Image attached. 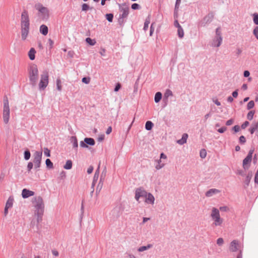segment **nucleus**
<instances>
[{
	"label": "nucleus",
	"mask_w": 258,
	"mask_h": 258,
	"mask_svg": "<svg viewBox=\"0 0 258 258\" xmlns=\"http://www.w3.org/2000/svg\"><path fill=\"white\" fill-rule=\"evenodd\" d=\"M30 29V20L27 11H24L21 16V35L23 41L26 40Z\"/></svg>",
	"instance_id": "nucleus-1"
},
{
	"label": "nucleus",
	"mask_w": 258,
	"mask_h": 258,
	"mask_svg": "<svg viewBox=\"0 0 258 258\" xmlns=\"http://www.w3.org/2000/svg\"><path fill=\"white\" fill-rule=\"evenodd\" d=\"M28 77L32 85H35L38 79V70L36 65L32 64L28 69Z\"/></svg>",
	"instance_id": "nucleus-2"
},
{
	"label": "nucleus",
	"mask_w": 258,
	"mask_h": 258,
	"mask_svg": "<svg viewBox=\"0 0 258 258\" xmlns=\"http://www.w3.org/2000/svg\"><path fill=\"white\" fill-rule=\"evenodd\" d=\"M211 217L213 221V224L215 226H221L222 224L223 220L221 218L220 212L218 209L215 207L212 209Z\"/></svg>",
	"instance_id": "nucleus-3"
},
{
	"label": "nucleus",
	"mask_w": 258,
	"mask_h": 258,
	"mask_svg": "<svg viewBox=\"0 0 258 258\" xmlns=\"http://www.w3.org/2000/svg\"><path fill=\"white\" fill-rule=\"evenodd\" d=\"M35 9L39 12V16L43 20H46L49 17V11L47 8L43 6L41 4H37L35 6Z\"/></svg>",
	"instance_id": "nucleus-4"
},
{
	"label": "nucleus",
	"mask_w": 258,
	"mask_h": 258,
	"mask_svg": "<svg viewBox=\"0 0 258 258\" xmlns=\"http://www.w3.org/2000/svg\"><path fill=\"white\" fill-rule=\"evenodd\" d=\"M3 116L4 122L6 124L8 123L10 118V108L9 101L7 98L4 101Z\"/></svg>",
	"instance_id": "nucleus-5"
},
{
	"label": "nucleus",
	"mask_w": 258,
	"mask_h": 258,
	"mask_svg": "<svg viewBox=\"0 0 258 258\" xmlns=\"http://www.w3.org/2000/svg\"><path fill=\"white\" fill-rule=\"evenodd\" d=\"M48 73L44 72L41 75L40 82L39 83V87L40 89H44L48 84Z\"/></svg>",
	"instance_id": "nucleus-6"
},
{
	"label": "nucleus",
	"mask_w": 258,
	"mask_h": 258,
	"mask_svg": "<svg viewBox=\"0 0 258 258\" xmlns=\"http://www.w3.org/2000/svg\"><path fill=\"white\" fill-rule=\"evenodd\" d=\"M42 152L36 151L34 154L33 162L35 167L37 168L40 166L41 160L42 158Z\"/></svg>",
	"instance_id": "nucleus-7"
},
{
	"label": "nucleus",
	"mask_w": 258,
	"mask_h": 258,
	"mask_svg": "<svg viewBox=\"0 0 258 258\" xmlns=\"http://www.w3.org/2000/svg\"><path fill=\"white\" fill-rule=\"evenodd\" d=\"M148 192L142 187L136 189L135 192V199L140 202L139 199L140 198H145Z\"/></svg>",
	"instance_id": "nucleus-8"
},
{
	"label": "nucleus",
	"mask_w": 258,
	"mask_h": 258,
	"mask_svg": "<svg viewBox=\"0 0 258 258\" xmlns=\"http://www.w3.org/2000/svg\"><path fill=\"white\" fill-rule=\"evenodd\" d=\"M32 203L37 209H40L43 206V200L40 197H35L32 200Z\"/></svg>",
	"instance_id": "nucleus-9"
},
{
	"label": "nucleus",
	"mask_w": 258,
	"mask_h": 258,
	"mask_svg": "<svg viewBox=\"0 0 258 258\" xmlns=\"http://www.w3.org/2000/svg\"><path fill=\"white\" fill-rule=\"evenodd\" d=\"M253 151H250L246 158L243 161V167L244 169H247L251 161Z\"/></svg>",
	"instance_id": "nucleus-10"
},
{
	"label": "nucleus",
	"mask_w": 258,
	"mask_h": 258,
	"mask_svg": "<svg viewBox=\"0 0 258 258\" xmlns=\"http://www.w3.org/2000/svg\"><path fill=\"white\" fill-rule=\"evenodd\" d=\"M119 10L122 13L121 17L122 18H126L129 12V8L126 5H122V6H120Z\"/></svg>",
	"instance_id": "nucleus-11"
},
{
	"label": "nucleus",
	"mask_w": 258,
	"mask_h": 258,
	"mask_svg": "<svg viewBox=\"0 0 258 258\" xmlns=\"http://www.w3.org/2000/svg\"><path fill=\"white\" fill-rule=\"evenodd\" d=\"M145 198V203L147 204H151L153 205L155 202V198L153 195L149 192H148Z\"/></svg>",
	"instance_id": "nucleus-12"
},
{
	"label": "nucleus",
	"mask_w": 258,
	"mask_h": 258,
	"mask_svg": "<svg viewBox=\"0 0 258 258\" xmlns=\"http://www.w3.org/2000/svg\"><path fill=\"white\" fill-rule=\"evenodd\" d=\"M216 37H217L218 43L217 44H214V46L219 47L222 42V37L221 36V32L220 28H217L216 31Z\"/></svg>",
	"instance_id": "nucleus-13"
},
{
	"label": "nucleus",
	"mask_w": 258,
	"mask_h": 258,
	"mask_svg": "<svg viewBox=\"0 0 258 258\" xmlns=\"http://www.w3.org/2000/svg\"><path fill=\"white\" fill-rule=\"evenodd\" d=\"M239 247V245L238 241L234 240L231 242L229 249L231 251H236L238 250Z\"/></svg>",
	"instance_id": "nucleus-14"
},
{
	"label": "nucleus",
	"mask_w": 258,
	"mask_h": 258,
	"mask_svg": "<svg viewBox=\"0 0 258 258\" xmlns=\"http://www.w3.org/2000/svg\"><path fill=\"white\" fill-rule=\"evenodd\" d=\"M34 195V192L31 190H29L26 188L23 189L22 192V196L23 198H27L29 197L33 196Z\"/></svg>",
	"instance_id": "nucleus-15"
},
{
	"label": "nucleus",
	"mask_w": 258,
	"mask_h": 258,
	"mask_svg": "<svg viewBox=\"0 0 258 258\" xmlns=\"http://www.w3.org/2000/svg\"><path fill=\"white\" fill-rule=\"evenodd\" d=\"M13 203V199L11 198H9L6 203L5 213L6 214L8 213V209L12 207Z\"/></svg>",
	"instance_id": "nucleus-16"
},
{
	"label": "nucleus",
	"mask_w": 258,
	"mask_h": 258,
	"mask_svg": "<svg viewBox=\"0 0 258 258\" xmlns=\"http://www.w3.org/2000/svg\"><path fill=\"white\" fill-rule=\"evenodd\" d=\"M36 50L34 48H31L28 52V56L30 60H33L35 58Z\"/></svg>",
	"instance_id": "nucleus-17"
},
{
	"label": "nucleus",
	"mask_w": 258,
	"mask_h": 258,
	"mask_svg": "<svg viewBox=\"0 0 258 258\" xmlns=\"http://www.w3.org/2000/svg\"><path fill=\"white\" fill-rule=\"evenodd\" d=\"M40 32L43 35H46L48 32V27L45 25H42L40 27Z\"/></svg>",
	"instance_id": "nucleus-18"
},
{
	"label": "nucleus",
	"mask_w": 258,
	"mask_h": 258,
	"mask_svg": "<svg viewBox=\"0 0 258 258\" xmlns=\"http://www.w3.org/2000/svg\"><path fill=\"white\" fill-rule=\"evenodd\" d=\"M219 192V190L217 189H211L206 193L207 197H210L212 196L214 194H216Z\"/></svg>",
	"instance_id": "nucleus-19"
},
{
	"label": "nucleus",
	"mask_w": 258,
	"mask_h": 258,
	"mask_svg": "<svg viewBox=\"0 0 258 258\" xmlns=\"http://www.w3.org/2000/svg\"><path fill=\"white\" fill-rule=\"evenodd\" d=\"M84 142L86 143V145L88 144L91 146H93L95 145V141L92 138H86L84 139Z\"/></svg>",
	"instance_id": "nucleus-20"
},
{
	"label": "nucleus",
	"mask_w": 258,
	"mask_h": 258,
	"mask_svg": "<svg viewBox=\"0 0 258 258\" xmlns=\"http://www.w3.org/2000/svg\"><path fill=\"white\" fill-rule=\"evenodd\" d=\"M71 142L73 144V146L75 148H77L78 145V140L76 137L73 136L71 138Z\"/></svg>",
	"instance_id": "nucleus-21"
},
{
	"label": "nucleus",
	"mask_w": 258,
	"mask_h": 258,
	"mask_svg": "<svg viewBox=\"0 0 258 258\" xmlns=\"http://www.w3.org/2000/svg\"><path fill=\"white\" fill-rule=\"evenodd\" d=\"M57 89L59 91H61L62 90L61 81L60 78H57L56 80Z\"/></svg>",
	"instance_id": "nucleus-22"
},
{
	"label": "nucleus",
	"mask_w": 258,
	"mask_h": 258,
	"mask_svg": "<svg viewBox=\"0 0 258 258\" xmlns=\"http://www.w3.org/2000/svg\"><path fill=\"white\" fill-rule=\"evenodd\" d=\"M162 98V94L161 93L158 92H157L155 95V101L156 103L159 102Z\"/></svg>",
	"instance_id": "nucleus-23"
},
{
	"label": "nucleus",
	"mask_w": 258,
	"mask_h": 258,
	"mask_svg": "<svg viewBox=\"0 0 258 258\" xmlns=\"http://www.w3.org/2000/svg\"><path fill=\"white\" fill-rule=\"evenodd\" d=\"M72 167V162L71 160L67 161L66 164L64 165L63 168L65 169H70Z\"/></svg>",
	"instance_id": "nucleus-24"
},
{
	"label": "nucleus",
	"mask_w": 258,
	"mask_h": 258,
	"mask_svg": "<svg viewBox=\"0 0 258 258\" xmlns=\"http://www.w3.org/2000/svg\"><path fill=\"white\" fill-rule=\"evenodd\" d=\"M152 246V245L151 244H148L147 246H143L138 248V251L142 252L150 248Z\"/></svg>",
	"instance_id": "nucleus-25"
},
{
	"label": "nucleus",
	"mask_w": 258,
	"mask_h": 258,
	"mask_svg": "<svg viewBox=\"0 0 258 258\" xmlns=\"http://www.w3.org/2000/svg\"><path fill=\"white\" fill-rule=\"evenodd\" d=\"M153 126V123L151 121H147L145 124V128L147 130H151Z\"/></svg>",
	"instance_id": "nucleus-26"
},
{
	"label": "nucleus",
	"mask_w": 258,
	"mask_h": 258,
	"mask_svg": "<svg viewBox=\"0 0 258 258\" xmlns=\"http://www.w3.org/2000/svg\"><path fill=\"white\" fill-rule=\"evenodd\" d=\"M150 23V20L149 17H148V18H147L146 19L145 22L144 23V30L145 31H146L148 29Z\"/></svg>",
	"instance_id": "nucleus-27"
},
{
	"label": "nucleus",
	"mask_w": 258,
	"mask_h": 258,
	"mask_svg": "<svg viewBox=\"0 0 258 258\" xmlns=\"http://www.w3.org/2000/svg\"><path fill=\"white\" fill-rule=\"evenodd\" d=\"M164 165L165 164L164 163H161V159H160L158 161V163L156 165L155 168L156 169L159 170L163 167L164 166Z\"/></svg>",
	"instance_id": "nucleus-28"
},
{
	"label": "nucleus",
	"mask_w": 258,
	"mask_h": 258,
	"mask_svg": "<svg viewBox=\"0 0 258 258\" xmlns=\"http://www.w3.org/2000/svg\"><path fill=\"white\" fill-rule=\"evenodd\" d=\"M86 41L90 45H94L96 43V41L95 40L92 39L89 37L86 39Z\"/></svg>",
	"instance_id": "nucleus-29"
},
{
	"label": "nucleus",
	"mask_w": 258,
	"mask_h": 258,
	"mask_svg": "<svg viewBox=\"0 0 258 258\" xmlns=\"http://www.w3.org/2000/svg\"><path fill=\"white\" fill-rule=\"evenodd\" d=\"M178 34L180 38L183 37L184 35L183 30L181 26L178 27Z\"/></svg>",
	"instance_id": "nucleus-30"
},
{
	"label": "nucleus",
	"mask_w": 258,
	"mask_h": 258,
	"mask_svg": "<svg viewBox=\"0 0 258 258\" xmlns=\"http://www.w3.org/2000/svg\"><path fill=\"white\" fill-rule=\"evenodd\" d=\"M200 157H201L202 158H206V156H207V152H206V150L205 149H202V150L200 151Z\"/></svg>",
	"instance_id": "nucleus-31"
},
{
	"label": "nucleus",
	"mask_w": 258,
	"mask_h": 258,
	"mask_svg": "<svg viewBox=\"0 0 258 258\" xmlns=\"http://www.w3.org/2000/svg\"><path fill=\"white\" fill-rule=\"evenodd\" d=\"M46 166L49 168H53V163L49 159H47L45 161Z\"/></svg>",
	"instance_id": "nucleus-32"
},
{
	"label": "nucleus",
	"mask_w": 258,
	"mask_h": 258,
	"mask_svg": "<svg viewBox=\"0 0 258 258\" xmlns=\"http://www.w3.org/2000/svg\"><path fill=\"white\" fill-rule=\"evenodd\" d=\"M113 15L112 14H107L106 15V19L110 22H112Z\"/></svg>",
	"instance_id": "nucleus-33"
},
{
	"label": "nucleus",
	"mask_w": 258,
	"mask_h": 258,
	"mask_svg": "<svg viewBox=\"0 0 258 258\" xmlns=\"http://www.w3.org/2000/svg\"><path fill=\"white\" fill-rule=\"evenodd\" d=\"M99 169H97L95 173V174H94V181L93 182V184L94 185L95 184V181L98 179V176H99Z\"/></svg>",
	"instance_id": "nucleus-34"
},
{
	"label": "nucleus",
	"mask_w": 258,
	"mask_h": 258,
	"mask_svg": "<svg viewBox=\"0 0 258 258\" xmlns=\"http://www.w3.org/2000/svg\"><path fill=\"white\" fill-rule=\"evenodd\" d=\"M254 113V112L253 111H249L247 115V119L249 120H251L253 118Z\"/></svg>",
	"instance_id": "nucleus-35"
},
{
	"label": "nucleus",
	"mask_w": 258,
	"mask_h": 258,
	"mask_svg": "<svg viewBox=\"0 0 258 258\" xmlns=\"http://www.w3.org/2000/svg\"><path fill=\"white\" fill-rule=\"evenodd\" d=\"M254 106V103L253 101H249L247 105V108L248 109H250L252 108Z\"/></svg>",
	"instance_id": "nucleus-36"
},
{
	"label": "nucleus",
	"mask_w": 258,
	"mask_h": 258,
	"mask_svg": "<svg viewBox=\"0 0 258 258\" xmlns=\"http://www.w3.org/2000/svg\"><path fill=\"white\" fill-rule=\"evenodd\" d=\"M30 153L29 151H25L24 152V158L26 160H28L30 158Z\"/></svg>",
	"instance_id": "nucleus-37"
},
{
	"label": "nucleus",
	"mask_w": 258,
	"mask_h": 258,
	"mask_svg": "<svg viewBox=\"0 0 258 258\" xmlns=\"http://www.w3.org/2000/svg\"><path fill=\"white\" fill-rule=\"evenodd\" d=\"M257 127H258V124L257 123L253 127L250 128L249 131H250V133L251 134H253V133L257 128Z\"/></svg>",
	"instance_id": "nucleus-38"
},
{
	"label": "nucleus",
	"mask_w": 258,
	"mask_h": 258,
	"mask_svg": "<svg viewBox=\"0 0 258 258\" xmlns=\"http://www.w3.org/2000/svg\"><path fill=\"white\" fill-rule=\"evenodd\" d=\"M223 243H224V240L222 238H219L217 240V244L218 245L221 246V245H223Z\"/></svg>",
	"instance_id": "nucleus-39"
},
{
	"label": "nucleus",
	"mask_w": 258,
	"mask_h": 258,
	"mask_svg": "<svg viewBox=\"0 0 258 258\" xmlns=\"http://www.w3.org/2000/svg\"><path fill=\"white\" fill-rule=\"evenodd\" d=\"M219 209L222 212H227L229 210V209L227 206L220 207Z\"/></svg>",
	"instance_id": "nucleus-40"
},
{
	"label": "nucleus",
	"mask_w": 258,
	"mask_h": 258,
	"mask_svg": "<svg viewBox=\"0 0 258 258\" xmlns=\"http://www.w3.org/2000/svg\"><path fill=\"white\" fill-rule=\"evenodd\" d=\"M253 22L255 24L258 25V14H254L253 15Z\"/></svg>",
	"instance_id": "nucleus-41"
},
{
	"label": "nucleus",
	"mask_w": 258,
	"mask_h": 258,
	"mask_svg": "<svg viewBox=\"0 0 258 258\" xmlns=\"http://www.w3.org/2000/svg\"><path fill=\"white\" fill-rule=\"evenodd\" d=\"M172 96V92L171 90L168 89L166 91L165 93V96L168 97L169 96Z\"/></svg>",
	"instance_id": "nucleus-42"
},
{
	"label": "nucleus",
	"mask_w": 258,
	"mask_h": 258,
	"mask_svg": "<svg viewBox=\"0 0 258 258\" xmlns=\"http://www.w3.org/2000/svg\"><path fill=\"white\" fill-rule=\"evenodd\" d=\"M82 82H83L85 84H88L89 83L90 79L89 78H86L84 77L82 79Z\"/></svg>",
	"instance_id": "nucleus-43"
},
{
	"label": "nucleus",
	"mask_w": 258,
	"mask_h": 258,
	"mask_svg": "<svg viewBox=\"0 0 258 258\" xmlns=\"http://www.w3.org/2000/svg\"><path fill=\"white\" fill-rule=\"evenodd\" d=\"M132 8L133 10H137V9H139L140 8V6H139V4L135 3V4H133L132 5Z\"/></svg>",
	"instance_id": "nucleus-44"
},
{
	"label": "nucleus",
	"mask_w": 258,
	"mask_h": 258,
	"mask_svg": "<svg viewBox=\"0 0 258 258\" xmlns=\"http://www.w3.org/2000/svg\"><path fill=\"white\" fill-rule=\"evenodd\" d=\"M89 9V6L87 4H84L82 5V10L87 11Z\"/></svg>",
	"instance_id": "nucleus-45"
},
{
	"label": "nucleus",
	"mask_w": 258,
	"mask_h": 258,
	"mask_svg": "<svg viewBox=\"0 0 258 258\" xmlns=\"http://www.w3.org/2000/svg\"><path fill=\"white\" fill-rule=\"evenodd\" d=\"M44 154L47 157H50V151L47 148H45L44 149Z\"/></svg>",
	"instance_id": "nucleus-46"
},
{
	"label": "nucleus",
	"mask_w": 258,
	"mask_h": 258,
	"mask_svg": "<svg viewBox=\"0 0 258 258\" xmlns=\"http://www.w3.org/2000/svg\"><path fill=\"white\" fill-rule=\"evenodd\" d=\"M253 34L258 39V27H256L253 30Z\"/></svg>",
	"instance_id": "nucleus-47"
},
{
	"label": "nucleus",
	"mask_w": 258,
	"mask_h": 258,
	"mask_svg": "<svg viewBox=\"0 0 258 258\" xmlns=\"http://www.w3.org/2000/svg\"><path fill=\"white\" fill-rule=\"evenodd\" d=\"M153 24H154V23H152L150 27V36H152L153 35V33L154 31V28L153 27Z\"/></svg>",
	"instance_id": "nucleus-48"
},
{
	"label": "nucleus",
	"mask_w": 258,
	"mask_h": 258,
	"mask_svg": "<svg viewBox=\"0 0 258 258\" xmlns=\"http://www.w3.org/2000/svg\"><path fill=\"white\" fill-rule=\"evenodd\" d=\"M249 124V122L247 121H245L242 125H241V127L243 129H244L245 128H246Z\"/></svg>",
	"instance_id": "nucleus-49"
},
{
	"label": "nucleus",
	"mask_w": 258,
	"mask_h": 258,
	"mask_svg": "<svg viewBox=\"0 0 258 258\" xmlns=\"http://www.w3.org/2000/svg\"><path fill=\"white\" fill-rule=\"evenodd\" d=\"M80 145L82 148H87L88 146L86 145V143L83 141L80 142Z\"/></svg>",
	"instance_id": "nucleus-50"
},
{
	"label": "nucleus",
	"mask_w": 258,
	"mask_h": 258,
	"mask_svg": "<svg viewBox=\"0 0 258 258\" xmlns=\"http://www.w3.org/2000/svg\"><path fill=\"white\" fill-rule=\"evenodd\" d=\"M226 127H222L219 129L218 130V132L220 133H223L226 130Z\"/></svg>",
	"instance_id": "nucleus-51"
},
{
	"label": "nucleus",
	"mask_w": 258,
	"mask_h": 258,
	"mask_svg": "<svg viewBox=\"0 0 258 258\" xmlns=\"http://www.w3.org/2000/svg\"><path fill=\"white\" fill-rule=\"evenodd\" d=\"M252 177V173L248 174L246 177V181L247 182V184L250 182V180Z\"/></svg>",
	"instance_id": "nucleus-52"
},
{
	"label": "nucleus",
	"mask_w": 258,
	"mask_h": 258,
	"mask_svg": "<svg viewBox=\"0 0 258 258\" xmlns=\"http://www.w3.org/2000/svg\"><path fill=\"white\" fill-rule=\"evenodd\" d=\"M233 120L232 119H229L226 122V124L227 125H231L232 124H233Z\"/></svg>",
	"instance_id": "nucleus-53"
},
{
	"label": "nucleus",
	"mask_w": 258,
	"mask_h": 258,
	"mask_svg": "<svg viewBox=\"0 0 258 258\" xmlns=\"http://www.w3.org/2000/svg\"><path fill=\"white\" fill-rule=\"evenodd\" d=\"M27 168L28 169V171H30L32 168H33V163L32 162H29L28 164Z\"/></svg>",
	"instance_id": "nucleus-54"
},
{
	"label": "nucleus",
	"mask_w": 258,
	"mask_h": 258,
	"mask_svg": "<svg viewBox=\"0 0 258 258\" xmlns=\"http://www.w3.org/2000/svg\"><path fill=\"white\" fill-rule=\"evenodd\" d=\"M240 142L242 143H244L246 141L245 138L244 136H242L239 138Z\"/></svg>",
	"instance_id": "nucleus-55"
},
{
	"label": "nucleus",
	"mask_w": 258,
	"mask_h": 258,
	"mask_svg": "<svg viewBox=\"0 0 258 258\" xmlns=\"http://www.w3.org/2000/svg\"><path fill=\"white\" fill-rule=\"evenodd\" d=\"M254 182L256 183H258V170H257V171H256V172L255 173V175Z\"/></svg>",
	"instance_id": "nucleus-56"
},
{
	"label": "nucleus",
	"mask_w": 258,
	"mask_h": 258,
	"mask_svg": "<svg viewBox=\"0 0 258 258\" xmlns=\"http://www.w3.org/2000/svg\"><path fill=\"white\" fill-rule=\"evenodd\" d=\"M120 87H121V86H120V84H119V83H118V84L116 85V86H115V88H114V91H115V92L118 91L120 89Z\"/></svg>",
	"instance_id": "nucleus-57"
},
{
	"label": "nucleus",
	"mask_w": 258,
	"mask_h": 258,
	"mask_svg": "<svg viewBox=\"0 0 258 258\" xmlns=\"http://www.w3.org/2000/svg\"><path fill=\"white\" fill-rule=\"evenodd\" d=\"M93 167L91 166L88 168L87 173L88 174H90L93 172Z\"/></svg>",
	"instance_id": "nucleus-58"
},
{
	"label": "nucleus",
	"mask_w": 258,
	"mask_h": 258,
	"mask_svg": "<svg viewBox=\"0 0 258 258\" xmlns=\"http://www.w3.org/2000/svg\"><path fill=\"white\" fill-rule=\"evenodd\" d=\"M104 139V135H101L98 138V140L99 142L102 141Z\"/></svg>",
	"instance_id": "nucleus-59"
},
{
	"label": "nucleus",
	"mask_w": 258,
	"mask_h": 258,
	"mask_svg": "<svg viewBox=\"0 0 258 258\" xmlns=\"http://www.w3.org/2000/svg\"><path fill=\"white\" fill-rule=\"evenodd\" d=\"M187 137H188V135H187V134H184L182 135V137L181 139H182L183 140H184V141H185V142H186V140H187Z\"/></svg>",
	"instance_id": "nucleus-60"
},
{
	"label": "nucleus",
	"mask_w": 258,
	"mask_h": 258,
	"mask_svg": "<svg viewBox=\"0 0 258 258\" xmlns=\"http://www.w3.org/2000/svg\"><path fill=\"white\" fill-rule=\"evenodd\" d=\"M112 132V127L111 126H109L108 128L107 129V131L106 132V134L109 135Z\"/></svg>",
	"instance_id": "nucleus-61"
},
{
	"label": "nucleus",
	"mask_w": 258,
	"mask_h": 258,
	"mask_svg": "<svg viewBox=\"0 0 258 258\" xmlns=\"http://www.w3.org/2000/svg\"><path fill=\"white\" fill-rule=\"evenodd\" d=\"M233 130L235 131V132H238L240 130V127L238 125H235L233 127Z\"/></svg>",
	"instance_id": "nucleus-62"
},
{
	"label": "nucleus",
	"mask_w": 258,
	"mask_h": 258,
	"mask_svg": "<svg viewBox=\"0 0 258 258\" xmlns=\"http://www.w3.org/2000/svg\"><path fill=\"white\" fill-rule=\"evenodd\" d=\"M243 75L245 77H248L250 75V73L248 71H245Z\"/></svg>",
	"instance_id": "nucleus-63"
},
{
	"label": "nucleus",
	"mask_w": 258,
	"mask_h": 258,
	"mask_svg": "<svg viewBox=\"0 0 258 258\" xmlns=\"http://www.w3.org/2000/svg\"><path fill=\"white\" fill-rule=\"evenodd\" d=\"M186 142H185V141L183 140L182 139H180V140H179L177 141V143L180 144V145H182L184 143H185Z\"/></svg>",
	"instance_id": "nucleus-64"
}]
</instances>
